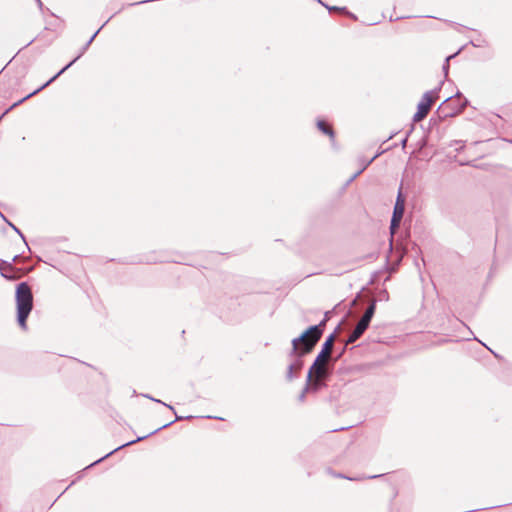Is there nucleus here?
I'll use <instances>...</instances> for the list:
<instances>
[{
	"mask_svg": "<svg viewBox=\"0 0 512 512\" xmlns=\"http://www.w3.org/2000/svg\"><path fill=\"white\" fill-rule=\"evenodd\" d=\"M17 321L22 329L27 328V318L33 309V294L31 287L22 282L17 285L15 292Z\"/></svg>",
	"mask_w": 512,
	"mask_h": 512,
	"instance_id": "obj_2",
	"label": "nucleus"
},
{
	"mask_svg": "<svg viewBox=\"0 0 512 512\" xmlns=\"http://www.w3.org/2000/svg\"><path fill=\"white\" fill-rule=\"evenodd\" d=\"M300 368H301L300 364L290 365L289 366V372H288V378L292 379L293 372H298L300 370Z\"/></svg>",
	"mask_w": 512,
	"mask_h": 512,
	"instance_id": "obj_10",
	"label": "nucleus"
},
{
	"mask_svg": "<svg viewBox=\"0 0 512 512\" xmlns=\"http://www.w3.org/2000/svg\"><path fill=\"white\" fill-rule=\"evenodd\" d=\"M70 65H71V63H70V64H68L66 67H64V68H63V69H62V70H61L57 75H55L53 78H51V79H50L47 83H45V84H44L40 89H42V88H44V87L48 86V84H50V83H51V82H52V81H53V80H54L58 75H60L62 72H64V71H65V70H66Z\"/></svg>",
	"mask_w": 512,
	"mask_h": 512,
	"instance_id": "obj_11",
	"label": "nucleus"
},
{
	"mask_svg": "<svg viewBox=\"0 0 512 512\" xmlns=\"http://www.w3.org/2000/svg\"><path fill=\"white\" fill-rule=\"evenodd\" d=\"M317 127L321 132L326 134L331 140H334V138H335L334 130H333V127L329 123H327L324 120H318Z\"/></svg>",
	"mask_w": 512,
	"mask_h": 512,
	"instance_id": "obj_6",
	"label": "nucleus"
},
{
	"mask_svg": "<svg viewBox=\"0 0 512 512\" xmlns=\"http://www.w3.org/2000/svg\"><path fill=\"white\" fill-rule=\"evenodd\" d=\"M405 209V198L403 197L401 191L398 193L396 203L393 210V215L391 219L390 231L391 234L394 235L399 228L400 222L403 218Z\"/></svg>",
	"mask_w": 512,
	"mask_h": 512,
	"instance_id": "obj_5",
	"label": "nucleus"
},
{
	"mask_svg": "<svg viewBox=\"0 0 512 512\" xmlns=\"http://www.w3.org/2000/svg\"><path fill=\"white\" fill-rule=\"evenodd\" d=\"M40 89L34 91L33 93H30L26 98L30 97V96H33L36 92H38Z\"/></svg>",
	"mask_w": 512,
	"mask_h": 512,
	"instance_id": "obj_12",
	"label": "nucleus"
},
{
	"mask_svg": "<svg viewBox=\"0 0 512 512\" xmlns=\"http://www.w3.org/2000/svg\"><path fill=\"white\" fill-rule=\"evenodd\" d=\"M5 277H6V278H10V279H11V278H14V276H10V275H7V274H5Z\"/></svg>",
	"mask_w": 512,
	"mask_h": 512,
	"instance_id": "obj_13",
	"label": "nucleus"
},
{
	"mask_svg": "<svg viewBox=\"0 0 512 512\" xmlns=\"http://www.w3.org/2000/svg\"><path fill=\"white\" fill-rule=\"evenodd\" d=\"M369 323H370L369 319L361 317L360 321L357 323L355 328L358 329L359 331H361L362 333H364L365 330L368 328Z\"/></svg>",
	"mask_w": 512,
	"mask_h": 512,
	"instance_id": "obj_8",
	"label": "nucleus"
},
{
	"mask_svg": "<svg viewBox=\"0 0 512 512\" xmlns=\"http://www.w3.org/2000/svg\"><path fill=\"white\" fill-rule=\"evenodd\" d=\"M437 99L438 94L436 91L426 92L417 106V112L413 116V121H422L428 115L429 111L431 110V107L433 106Z\"/></svg>",
	"mask_w": 512,
	"mask_h": 512,
	"instance_id": "obj_4",
	"label": "nucleus"
},
{
	"mask_svg": "<svg viewBox=\"0 0 512 512\" xmlns=\"http://www.w3.org/2000/svg\"><path fill=\"white\" fill-rule=\"evenodd\" d=\"M375 309H376V304L375 302H371V304L369 305V307L366 309L364 315L362 316L363 318H366V319H369L371 321L374 313H375Z\"/></svg>",
	"mask_w": 512,
	"mask_h": 512,
	"instance_id": "obj_7",
	"label": "nucleus"
},
{
	"mask_svg": "<svg viewBox=\"0 0 512 512\" xmlns=\"http://www.w3.org/2000/svg\"><path fill=\"white\" fill-rule=\"evenodd\" d=\"M325 322L319 325L309 327L298 338L292 340V352L297 356H303L310 353L317 342L321 339Z\"/></svg>",
	"mask_w": 512,
	"mask_h": 512,
	"instance_id": "obj_1",
	"label": "nucleus"
},
{
	"mask_svg": "<svg viewBox=\"0 0 512 512\" xmlns=\"http://www.w3.org/2000/svg\"><path fill=\"white\" fill-rule=\"evenodd\" d=\"M335 341V336L330 335L324 342L322 349L316 357L314 363L309 369L308 377L315 381H321L327 373V363L331 358V353Z\"/></svg>",
	"mask_w": 512,
	"mask_h": 512,
	"instance_id": "obj_3",
	"label": "nucleus"
},
{
	"mask_svg": "<svg viewBox=\"0 0 512 512\" xmlns=\"http://www.w3.org/2000/svg\"><path fill=\"white\" fill-rule=\"evenodd\" d=\"M363 335V333L361 331H359L358 329H354L353 332L351 333V335L349 336L348 340H347V344H350V343H353L355 342L357 339H359L361 336Z\"/></svg>",
	"mask_w": 512,
	"mask_h": 512,
	"instance_id": "obj_9",
	"label": "nucleus"
}]
</instances>
